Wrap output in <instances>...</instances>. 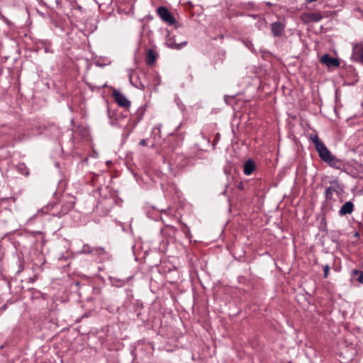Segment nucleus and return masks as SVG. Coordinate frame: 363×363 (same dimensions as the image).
Masks as SVG:
<instances>
[{"instance_id": "6", "label": "nucleus", "mask_w": 363, "mask_h": 363, "mask_svg": "<svg viewBox=\"0 0 363 363\" xmlns=\"http://www.w3.org/2000/svg\"><path fill=\"white\" fill-rule=\"evenodd\" d=\"M113 96L115 101L118 105L123 108H129L130 106V101L126 98V96L120 92L119 91L114 90L113 91Z\"/></svg>"}, {"instance_id": "13", "label": "nucleus", "mask_w": 363, "mask_h": 363, "mask_svg": "<svg viewBox=\"0 0 363 363\" xmlns=\"http://www.w3.org/2000/svg\"><path fill=\"white\" fill-rule=\"evenodd\" d=\"M335 186H328L325 191V197L328 199H331L333 196V191H336Z\"/></svg>"}, {"instance_id": "9", "label": "nucleus", "mask_w": 363, "mask_h": 363, "mask_svg": "<svg viewBox=\"0 0 363 363\" xmlns=\"http://www.w3.org/2000/svg\"><path fill=\"white\" fill-rule=\"evenodd\" d=\"M354 211V204L352 201H347L342 206L339 210V215L340 216H345L347 214H350Z\"/></svg>"}, {"instance_id": "14", "label": "nucleus", "mask_w": 363, "mask_h": 363, "mask_svg": "<svg viewBox=\"0 0 363 363\" xmlns=\"http://www.w3.org/2000/svg\"><path fill=\"white\" fill-rule=\"evenodd\" d=\"M329 270H330V267H329L328 264H326V265H325L323 267V272H324L323 277H324V278H327L328 277Z\"/></svg>"}, {"instance_id": "8", "label": "nucleus", "mask_w": 363, "mask_h": 363, "mask_svg": "<svg viewBox=\"0 0 363 363\" xmlns=\"http://www.w3.org/2000/svg\"><path fill=\"white\" fill-rule=\"evenodd\" d=\"M325 162L328 163L330 167L337 169H341L345 166L344 162L334 155L330 157Z\"/></svg>"}, {"instance_id": "4", "label": "nucleus", "mask_w": 363, "mask_h": 363, "mask_svg": "<svg viewBox=\"0 0 363 363\" xmlns=\"http://www.w3.org/2000/svg\"><path fill=\"white\" fill-rule=\"evenodd\" d=\"M167 45L169 48L175 50H180L187 45L186 40H180L177 36L169 35L167 38Z\"/></svg>"}, {"instance_id": "3", "label": "nucleus", "mask_w": 363, "mask_h": 363, "mask_svg": "<svg viewBox=\"0 0 363 363\" xmlns=\"http://www.w3.org/2000/svg\"><path fill=\"white\" fill-rule=\"evenodd\" d=\"M157 13L161 19L169 25H174L176 23L174 17L166 7H159L157 9Z\"/></svg>"}, {"instance_id": "5", "label": "nucleus", "mask_w": 363, "mask_h": 363, "mask_svg": "<svg viewBox=\"0 0 363 363\" xmlns=\"http://www.w3.org/2000/svg\"><path fill=\"white\" fill-rule=\"evenodd\" d=\"M302 21L305 23L318 22L323 18L320 11L303 13L301 16Z\"/></svg>"}, {"instance_id": "12", "label": "nucleus", "mask_w": 363, "mask_h": 363, "mask_svg": "<svg viewBox=\"0 0 363 363\" xmlns=\"http://www.w3.org/2000/svg\"><path fill=\"white\" fill-rule=\"evenodd\" d=\"M156 57L153 51L150 50L147 52V64H153L155 62Z\"/></svg>"}, {"instance_id": "11", "label": "nucleus", "mask_w": 363, "mask_h": 363, "mask_svg": "<svg viewBox=\"0 0 363 363\" xmlns=\"http://www.w3.org/2000/svg\"><path fill=\"white\" fill-rule=\"evenodd\" d=\"M255 169V164L252 160H248L244 164L243 172L245 175H250Z\"/></svg>"}, {"instance_id": "18", "label": "nucleus", "mask_w": 363, "mask_h": 363, "mask_svg": "<svg viewBox=\"0 0 363 363\" xmlns=\"http://www.w3.org/2000/svg\"><path fill=\"white\" fill-rule=\"evenodd\" d=\"M332 183H333V184H335V186H338V185H337V183L336 182H332Z\"/></svg>"}, {"instance_id": "1", "label": "nucleus", "mask_w": 363, "mask_h": 363, "mask_svg": "<svg viewBox=\"0 0 363 363\" xmlns=\"http://www.w3.org/2000/svg\"><path fill=\"white\" fill-rule=\"evenodd\" d=\"M310 138L314 143L315 148L318 152L320 158L325 162L328 159L333 155L332 153L327 148L325 144L319 139L317 135H311Z\"/></svg>"}, {"instance_id": "10", "label": "nucleus", "mask_w": 363, "mask_h": 363, "mask_svg": "<svg viewBox=\"0 0 363 363\" xmlns=\"http://www.w3.org/2000/svg\"><path fill=\"white\" fill-rule=\"evenodd\" d=\"M271 30L274 36H280L284 30V25L281 22L273 23L271 26Z\"/></svg>"}, {"instance_id": "2", "label": "nucleus", "mask_w": 363, "mask_h": 363, "mask_svg": "<svg viewBox=\"0 0 363 363\" xmlns=\"http://www.w3.org/2000/svg\"><path fill=\"white\" fill-rule=\"evenodd\" d=\"M351 58L363 65V40L353 45Z\"/></svg>"}, {"instance_id": "17", "label": "nucleus", "mask_w": 363, "mask_h": 363, "mask_svg": "<svg viewBox=\"0 0 363 363\" xmlns=\"http://www.w3.org/2000/svg\"><path fill=\"white\" fill-rule=\"evenodd\" d=\"M266 4L269 6H272V4L270 2H267Z\"/></svg>"}, {"instance_id": "16", "label": "nucleus", "mask_w": 363, "mask_h": 363, "mask_svg": "<svg viewBox=\"0 0 363 363\" xmlns=\"http://www.w3.org/2000/svg\"><path fill=\"white\" fill-rule=\"evenodd\" d=\"M140 145H141L143 146H146L147 145V140L146 139L141 140L140 142Z\"/></svg>"}, {"instance_id": "7", "label": "nucleus", "mask_w": 363, "mask_h": 363, "mask_svg": "<svg viewBox=\"0 0 363 363\" xmlns=\"http://www.w3.org/2000/svg\"><path fill=\"white\" fill-rule=\"evenodd\" d=\"M320 62L325 65L328 67H337L340 66V62L337 58L331 57L328 54L323 55Z\"/></svg>"}, {"instance_id": "15", "label": "nucleus", "mask_w": 363, "mask_h": 363, "mask_svg": "<svg viewBox=\"0 0 363 363\" xmlns=\"http://www.w3.org/2000/svg\"><path fill=\"white\" fill-rule=\"evenodd\" d=\"M355 273H356V274H359V277H358V278H357V280H358L360 283L363 284V272H359V271L356 270V271H355Z\"/></svg>"}]
</instances>
